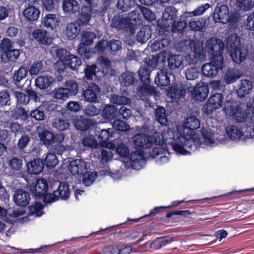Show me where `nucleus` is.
<instances>
[{"label":"nucleus","mask_w":254,"mask_h":254,"mask_svg":"<svg viewBox=\"0 0 254 254\" xmlns=\"http://www.w3.org/2000/svg\"><path fill=\"white\" fill-rule=\"evenodd\" d=\"M74 121V126L78 130L84 131L89 127L88 121L81 116L77 117Z\"/></svg>","instance_id":"48"},{"label":"nucleus","mask_w":254,"mask_h":254,"mask_svg":"<svg viewBox=\"0 0 254 254\" xmlns=\"http://www.w3.org/2000/svg\"><path fill=\"white\" fill-rule=\"evenodd\" d=\"M185 56L183 55H174L168 59V66L171 69L183 68L185 66Z\"/></svg>","instance_id":"24"},{"label":"nucleus","mask_w":254,"mask_h":254,"mask_svg":"<svg viewBox=\"0 0 254 254\" xmlns=\"http://www.w3.org/2000/svg\"><path fill=\"white\" fill-rule=\"evenodd\" d=\"M26 167L28 173L37 175L43 171L44 165L42 160L38 158L29 162L26 164Z\"/></svg>","instance_id":"26"},{"label":"nucleus","mask_w":254,"mask_h":254,"mask_svg":"<svg viewBox=\"0 0 254 254\" xmlns=\"http://www.w3.org/2000/svg\"><path fill=\"white\" fill-rule=\"evenodd\" d=\"M29 189L33 196L40 197L46 193L48 190V185L47 181L41 178L38 179L35 183H32Z\"/></svg>","instance_id":"14"},{"label":"nucleus","mask_w":254,"mask_h":254,"mask_svg":"<svg viewBox=\"0 0 254 254\" xmlns=\"http://www.w3.org/2000/svg\"><path fill=\"white\" fill-rule=\"evenodd\" d=\"M119 80L122 86H129L134 82V75L131 72L127 71L121 74Z\"/></svg>","instance_id":"42"},{"label":"nucleus","mask_w":254,"mask_h":254,"mask_svg":"<svg viewBox=\"0 0 254 254\" xmlns=\"http://www.w3.org/2000/svg\"><path fill=\"white\" fill-rule=\"evenodd\" d=\"M30 199V195L26 191L22 189L15 190L13 196V200L17 205L25 207L29 204Z\"/></svg>","instance_id":"22"},{"label":"nucleus","mask_w":254,"mask_h":254,"mask_svg":"<svg viewBox=\"0 0 254 254\" xmlns=\"http://www.w3.org/2000/svg\"><path fill=\"white\" fill-rule=\"evenodd\" d=\"M81 64V61L79 58L72 55L68 54L67 58L61 65L62 66L61 69H58V71L61 72V70L63 71L64 70L66 66L70 68L73 70H77Z\"/></svg>","instance_id":"21"},{"label":"nucleus","mask_w":254,"mask_h":254,"mask_svg":"<svg viewBox=\"0 0 254 254\" xmlns=\"http://www.w3.org/2000/svg\"><path fill=\"white\" fill-rule=\"evenodd\" d=\"M253 87V82L247 79L242 80L237 89V94L240 97H243L250 93Z\"/></svg>","instance_id":"33"},{"label":"nucleus","mask_w":254,"mask_h":254,"mask_svg":"<svg viewBox=\"0 0 254 254\" xmlns=\"http://www.w3.org/2000/svg\"><path fill=\"white\" fill-rule=\"evenodd\" d=\"M220 129L203 127L201 129V137L198 134L193 136L192 143L198 147L215 146L218 144H227L228 139L224 134H220Z\"/></svg>","instance_id":"3"},{"label":"nucleus","mask_w":254,"mask_h":254,"mask_svg":"<svg viewBox=\"0 0 254 254\" xmlns=\"http://www.w3.org/2000/svg\"><path fill=\"white\" fill-rule=\"evenodd\" d=\"M208 92L207 86L202 84H197L191 91V96L194 100L201 102L207 97Z\"/></svg>","instance_id":"17"},{"label":"nucleus","mask_w":254,"mask_h":254,"mask_svg":"<svg viewBox=\"0 0 254 254\" xmlns=\"http://www.w3.org/2000/svg\"><path fill=\"white\" fill-rule=\"evenodd\" d=\"M224 67L223 57L222 55L210 57V62L204 64L201 68L202 75L207 77H215Z\"/></svg>","instance_id":"6"},{"label":"nucleus","mask_w":254,"mask_h":254,"mask_svg":"<svg viewBox=\"0 0 254 254\" xmlns=\"http://www.w3.org/2000/svg\"><path fill=\"white\" fill-rule=\"evenodd\" d=\"M200 122L194 116L187 118L183 124L166 127L165 135L167 142L178 154L187 155L195 150L192 143L193 136L197 135L196 130L199 128Z\"/></svg>","instance_id":"1"},{"label":"nucleus","mask_w":254,"mask_h":254,"mask_svg":"<svg viewBox=\"0 0 254 254\" xmlns=\"http://www.w3.org/2000/svg\"><path fill=\"white\" fill-rule=\"evenodd\" d=\"M224 47L223 42L215 37L208 39L205 44V48L206 51L211 55L210 57L216 55H222Z\"/></svg>","instance_id":"12"},{"label":"nucleus","mask_w":254,"mask_h":254,"mask_svg":"<svg viewBox=\"0 0 254 254\" xmlns=\"http://www.w3.org/2000/svg\"><path fill=\"white\" fill-rule=\"evenodd\" d=\"M247 108L251 111V113H249L246 117V120L244 125L246 126L247 130L249 131V134H246L247 137H254V96L252 103L249 102L247 104Z\"/></svg>","instance_id":"15"},{"label":"nucleus","mask_w":254,"mask_h":254,"mask_svg":"<svg viewBox=\"0 0 254 254\" xmlns=\"http://www.w3.org/2000/svg\"><path fill=\"white\" fill-rule=\"evenodd\" d=\"M224 103V96L221 93H216L210 96L207 103L202 108V111L206 115H211L213 112L221 108Z\"/></svg>","instance_id":"9"},{"label":"nucleus","mask_w":254,"mask_h":254,"mask_svg":"<svg viewBox=\"0 0 254 254\" xmlns=\"http://www.w3.org/2000/svg\"><path fill=\"white\" fill-rule=\"evenodd\" d=\"M25 211L22 208L12 210L8 209L7 211L0 206V217L4 221H8L9 217H18L23 215Z\"/></svg>","instance_id":"28"},{"label":"nucleus","mask_w":254,"mask_h":254,"mask_svg":"<svg viewBox=\"0 0 254 254\" xmlns=\"http://www.w3.org/2000/svg\"><path fill=\"white\" fill-rule=\"evenodd\" d=\"M141 8V6L137 5L134 10L128 14L127 19L129 20V22L134 23V27L137 23H140L141 18V12H136V11L139 8Z\"/></svg>","instance_id":"49"},{"label":"nucleus","mask_w":254,"mask_h":254,"mask_svg":"<svg viewBox=\"0 0 254 254\" xmlns=\"http://www.w3.org/2000/svg\"><path fill=\"white\" fill-rule=\"evenodd\" d=\"M111 26L118 30L124 29L126 31L130 32L131 34L135 33L134 23L129 22L127 17H121L120 16H115Z\"/></svg>","instance_id":"13"},{"label":"nucleus","mask_w":254,"mask_h":254,"mask_svg":"<svg viewBox=\"0 0 254 254\" xmlns=\"http://www.w3.org/2000/svg\"><path fill=\"white\" fill-rule=\"evenodd\" d=\"M82 144L87 147L96 148L98 146L97 141L93 135L84 137L82 140Z\"/></svg>","instance_id":"61"},{"label":"nucleus","mask_w":254,"mask_h":254,"mask_svg":"<svg viewBox=\"0 0 254 254\" xmlns=\"http://www.w3.org/2000/svg\"><path fill=\"white\" fill-rule=\"evenodd\" d=\"M96 38V33L88 31H83L81 33V42L78 46H89L93 43L94 40Z\"/></svg>","instance_id":"32"},{"label":"nucleus","mask_w":254,"mask_h":254,"mask_svg":"<svg viewBox=\"0 0 254 254\" xmlns=\"http://www.w3.org/2000/svg\"><path fill=\"white\" fill-rule=\"evenodd\" d=\"M136 12H141L144 18L149 21H154L156 19L155 14L148 8L141 6V8H139Z\"/></svg>","instance_id":"56"},{"label":"nucleus","mask_w":254,"mask_h":254,"mask_svg":"<svg viewBox=\"0 0 254 254\" xmlns=\"http://www.w3.org/2000/svg\"><path fill=\"white\" fill-rule=\"evenodd\" d=\"M188 80H194L199 75V68L196 66L188 68L185 72Z\"/></svg>","instance_id":"62"},{"label":"nucleus","mask_w":254,"mask_h":254,"mask_svg":"<svg viewBox=\"0 0 254 254\" xmlns=\"http://www.w3.org/2000/svg\"><path fill=\"white\" fill-rule=\"evenodd\" d=\"M241 75L240 71L235 68H229L226 71L224 79L227 84L235 82Z\"/></svg>","instance_id":"34"},{"label":"nucleus","mask_w":254,"mask_h":254,"mask_svg":"<svg viewBox=\"0 0 254 254\" xmlns=\"http://www.w3.org/2000/svg\"><path fill=\"white\" fill-rule=\"evenodd\" d=\"M192 45V52L194 57L199 62L205 60L206 54L202 45L199 42H193Z\"/></svg>","instance_id":"38"},{"label":"nucleus","mask_w":254,"mask_h":254,"mask_svg":"<svg viewBox=\"0 0 254 254\" xmlns=\"http://www.w3.org/2000/svg\"><path fill=\"white\" fill-rule=\"evenodd\" d=\"M108 47L111 54L116 55L117 52L122 48V43L120 40H111L108 41Z\"/></svg>","instance_id":"59"},{"label":"nucleus","mask_w":254,"mask_h":254,"mask_svg":"<svg viewBox=\"0 0 254 254\" xmlns=\"http://www.w3.org/2000/svg\"><path fill=\"white\" fill-rule=\"evenodd\" d=\"M169 44L170 41L167 38H164L161 40H156L151 44V49L152 51L157 52L167 47Z\"/></svg>","instance_id":"52"},{"label":"nucleus","mask_w":254,"mask_h":254,"mask_svg":"<svg viewBox=\"0 0 254 254\" xmlns=\"http://www.w3.org/2000/svg\"><path fill=\"white\" fill-rule=\"evenodd\" d=\"M223 111L227 116L232 117L239 123L245 122L247 117V115H246L242 109L239 107L236 103L229 100L225 101Z\"/></svg>","instance_id":"8"},{"label":"nucleus","mask_w":254,"mask_h":254,"mask_svg":"<svg viewBox=\"0 0 254 254\" xmlns=\"http://www.w3.org/2000/svg\"><path fill=\"white\" fill-rule=\"evenodd\" d=\"M8 165L13 171H19L22 168L23 160L20 158L15 157L9 160Z\"/></svg>","instance_id":"54"},{"label":"nucleus","mask_w":254,"mask_h":254,"mask_svg":"<svg viewBox=\"0 0 254 254\" xmlns=\"http://www.w3.org/2000/svg\"><path fill=\"white\" fill-rule=\"evenodd\" d=\"M169 73L166 69L160 70L155 78V83L159 86H167L170 83Z\"/></svg>","instance_id":"35"},{"label":"nucleus","mask_w":254,"mask_h":254,"mask_svg":"<svg viewBox=\"0 0 254 254\" xmlns=\"http://www.w3.org/2000/svg\"><path fill=\"white\" fill-rule=\"evenodd\" d=\"M111 102L118 105H129L131 100L129 98L124 96L113 94L110 97Z\"/></svg>","instance_id":"45"},{"label":"nucleus","mask_w":254,"mask_h":254,"mask_svg":"<svg viewBox=\"0 0 254 254\" xmlns=\"http://www.w3.org/2000/svg\"><path fill=\"white\" fill-rule=\"evenodd\" d=\"M68 96V90L65 88H57L53 92V96L57 99L64 100Z\"/></svg>","instance_id":"51"},{"label":"nucleus","mask_w":254,"mask_h":254,"mask_svg":"<svg viewBox=\"0 0 254 254\" xmlns=\"http://www.w3.org/2000/svg\"><path fill=\"white\" fill-rule=\"evenodd\" d=\"M155 115L156 121L160 124L166 125L167 124L168 119L165 108L158 106L155 110Z\"/></svg>","instance_id":"43"},{"label":"nucleus","mask_w":254,"mask_h":254,"mask_svg":"<svg viewBox=\"0 0 254 254\" xmlns=\"http://www.w3.org/2000/svg\"><path fill=\"white\" fill-rule=\"evenodd\" d=\"M52 126L58 130L63 131L69 128V123L66 120L59 118L54 120Z\"/></svg>","instance_id":"50"},{"label":"nucleus","mask_w":254,"mask_h":254,"mask_svg":"<svg viewBox=\"0 0 254 254\" xmlns=\"http://www.w3.org/2000/svg\"><path fill=\"white\" fill-rule=\"evenodd\" d=\"M79 9L78 2L75 0H64L63 9L64 12L74 14Z\"/></svg>","instance_id":"36"},{"label":"nucleus","mask_w":254,"mask_h":254,"mask_svg":"<svg viewBox=\"0 0 254 254\" xmlns=\"http://www.w3.org/2000/svg\"><path fill=\"white\" fill-rule=\"evenodd\" d=\"M150 71V69L143 66H141L138 71V75L140 79L143 82V85L139 87L138 93L142 100L148 101L147 98L149 96L155 95L156 93L155 88L149 84Z\"/></svg>","instance_id":"5"},{"label":"nucleus","mask_w":254,"mask_h":254,"mask_svg":"<svg viewBox=\"0 0 254 254\" xmlns=\"http://www.w3.org/2000/svg\"><path fill=\"white\" fill-rule=\"evenodd\" d=\"M43 205L41 203L36 202L34 205L29 207V211L30 215L40 217L43 214Z\"/></svg>","instance_id":"58"},{"label":"nucleus","mask_w":254,"mask_h":254,"mask_svg":"<svg viewBox=\"0 0 254 254\" xmlns=\"http://www.w3.org/2000/svg\"><path fill=\"white\" fill-rule=\"evenodd\" d=\"M186 91L180 85L171 87L167 92V96L174 100L184 97Z\"/></svg>","instance_id":"31"},{"label":"nucleus","mask_w":254,"mask_h":254,"mask_svg":"<svg viewBox=\"0 0 254 254\" xmlns=\"http://www.w3.org/2000/svg\"><path fill=\"white\" fill-rule=\"evenodd\" d=\"M61 19L58 14H48L41 19V24L43 27L53 30L59 25Z\"/></svg>","instance_id":"18"},{"label":"nucleus","mask_w":254,"mask_h":254,"mask_svg":"<svg viewBox=\"0 0 254 254\" xmlns=\"http://www.w3.org/2000/svg\"><path fill=\"white\" fill-rule=\"evenodd\" d=\"M43 69V64L41 61L34 62L33 63L29 70L30 74L35 75L38 74Z\"/></svg>","instance_id":"63"},{"label":"nucleus","mask_w":254,"mask_h":254,"mask_svg":"<svg viewBox=\"0 0 254 254\" xmlns=\"http://www.w3.org/2000/svg\"><path fill=\"white\" fill-rule=\"evenodd\" d=\"M209 7L210 4L209 3H205L198 7L192 11L185 12L184 16L187 18L195 16H199L203 14Z\"/></svg>","instance_id":"47"},{"label":"nucleus","mask_w":254,"mask_h":254,"mask_svg":"<svg viewBox=\"0 0 254 254\" xmlns=\"http://www.w3.org/2000/svg\"><path fill=\"white\" fill-rule=\"evenodd\" d=\"M13 42L10 39L4 38L0 44V52L1 59L4 58V55L12 49Z\"/></svg>","instance_id":"46"},{"label":"nucleus","mask_w":254,"mask_h":254,"mask_svg":"<svg viewBox=\"0 0 254 254\" xmlns=\"http://www.w3.org/2000/svg\"><path fill=\"white\" fill-rule=\"evenodd\" d=\"M101 175L109 176L114 180H120L122 177V174L120 171H116L111 172L109 167L107 166L104 169L100 170Z\"/></svg>","instance_id":"57"},{"label":"nucleus","mask_w":254,"mask_h":254,"mask_svg":"<svg viewBox=\"0 0 254 254\" xmlns=\"http://www.w3.org/2000/svg\"><path fill=\"white\" fill-rule=\"evenodd\" d=\"M56 193L58 194L61 199L65 200L67 199L70 195L68 184L64 182L60 183L58 190H56Z\"/></svg>","instance_id":"40"},{"label":"nucleus","mask_w":254,"mask_h":254,"mask_svg":"<svg viewBox=\"0 0 254 254\" xmlns=\"http://www.w3.org/2000/svg\"><path fill=\"white\" fill-rule=\"evenodd\" d=\"M88 163L81 159H76L71 161L68 169L73 175H82L87 169Z\"/></svg>","instance_id":"16"},{"label":"nucleus","mask_w":254,"mask_h":254,"mask_svg":"<svg viewBox=\"0 0 254 254\" xmlns=\"http://www.w3.org/2000/svg\"><path fill=\"white\" fill-rule=\"evenodd\" d=\"M54 79L53 76L49 75H43L38 76L35 79L36 86L41 89H45L50 87Z\"/></svg>","instance_id":"29"},{"label":"nucleus","mask_w":254,"mask_h":254,"mask_svg":"<svg viewBox=\"0 0 254 254\" xmlns=\"http://www.w3.org/2000/svg\"><path fill=\"white\" fill-rule=\"evenodd\" d=\"M151 30L148 26L141 27L139 32L137 34V39L138 42L144 43L146 42L151 37Z\"/></svg>","instance_id":"39"},{"label":"nucleus","mask_w":254,"mask_h":254,"mask_svg":"<svg viewBox=\"0 0 254 254\" xmlns=\"http://www.w3.org/2000/svg\"><path fill=\"white\" fill-rule=\"evenodd\" d=\"M135 4L134 0H118V8L122 11H127Z\"/></svg>","instance_id":"55"},{"label":"nucleus","mask_w":254,"mask_h":254,"mask_svg":"<svg viewBox=\"0 0 254 254\" xmlns=\"http://www.w3.org/2000/svg\"><path fill=\"white\" fill-rule=\"evenodd\" d=\"M226 47L229 50L231 57L235 63L239 64L246 59L248 51L242 45L241 39L236 34H231L227 37Z\"/></svg>","instance_id":"4"},{"label":"nucleus","mask_w":254,"mask_h":254,"mask_svg":"<svg viewBox=\"0 0 254 254\" xmlns=\"http://www.w3.org/2000/svg\"><path fill=\"white\" fill-rule=\"evenodd\" d=\"M204 24V20L202 18H193L190 21L189 26L191 30L197 31L201 30Z\"/></svg>","instance_id":"53"},{"label":"nucleus","mask_w":254,"mask_h":254,"mask_svg":"<svg viewBox=\"0 0 254 254\" xmlns=\"http://www.w3.org/2000/svg\"><path fill=\"white\" fill-rule=\"evenodd\" d=\"M91 6H84L81 8L79 17L76 21L80 26H85L89 23L93 13L92 11L94 10Z\"/></svg>","instance_id":"25"},{"label":"nucleus","mask_w":254,"mask_h":254,"mask_svg":"<svg viewBox=\"0 0 254 254\" xmlns=\"http://www.w3.org/2000/svg\"><path fill=\"white\" fill-rule=\"evenodd\" d=\"M33 37L43 45H50L52 42V38L50 34L44 29H35L32 33Z\"/></svg>","instance_id":"23"},{"label":"nucleus","mask_w":254,"mask_h":254,"mask_svg":"<svg viewBox=\"0 0 254 254\" xmlns=\"http://www.w3.org/2000/svg\"><path fill=\"white\" fill-rule=\"evenodd\" d=\"M146 163L144 152L142 150H137L131 153L129 163L124 161L122 169L125 167L131 168L132 169L139 170L145 165Z\"/></svg>","instance_id":"10"},{"label":"nucleus","mask_w":254,"mask_h":254,"mask_svg":"<svg viewBox=\"0 0 254 254\" xmlns=\"http://www.w3.org/2000/svg\"><path fill=\"white\" fill-rule=\"evenodd\" d=\"M37 132L40 140L45 145H50L54 143V135L52 132L46 129L42 130L40 127H39L37 128Z\"/></svg>","instance_id":"27"},{"label":"nucleus","mask_w":254,"mask_h":254,"mask_svg":"<svg viewBox=\"0 0 254 254\" xmlns=\"http://www.w3.org/2000/svg\"><path fill=\"white\" fill-rule=\"evenodd\" d=\"M226 137L228 139L227 144L230 140L235 142L244 140L248 138L243 130V128L236 125H229L225 127ZM249 138H251L249 137Z\"/></svg>","instance_id":"11"},{"label":"nucleus","mask_w":254,"mask_h":254,"mask_svg":"<svg viewBox=\"0 0 254 254\" xmlns=\"http://www.w3.org/2000/svg\"><path fill=\"white\" fill-rule=\"evenodd\" d=\"M177 10L173 6L166 7L163 13L162 20L166 21L169 26L176 16Z\"/></svg>","instance_id":"37"},{"label":"nucleus","mask_w":254,"mask_h":254,"mask_svg":"<svg viewBox=\"0 0 254 254\" xmlns=\"http://www.w3.org/2000/svg\"><path fill=\"white\" fill-rule=\"evenodd\" d=\"M82 182L86 186H90L95 180L97 174L91 170H88V169L82 174Z\"/></svg>","instance_id":"41"},{"label":"nucleus","mask_w":254,"mask_h":254,"mask_svg":"<svg viewBox=\"0 0 254 254\" xmlns=\"http://www.w3.org/2000/svg\"><path fill=\"white\" fill-rule=\"evenodd\" d=\"M116 108L113 105H107L105 107L103 111V116L107 119H112L115 117Z\"/></svg>","instance_id":"60"},{"label":"nucleus","mask_w":254,"mask_h":254,"mask_svg":"<svg viewBox=\"0 0 254 254\" xmlns=\"http://www.w3.org/2000/svg\"><path fill=\"white\" fill-rule=\"evenodd\" d=\"M70 54L64 49H59L57 50L56 55L59 60L57 62V66H61L67 58L68 55Z\"/></svg>","instance_id":"64"},{"label":"nucleus","mask_w":254,"mask_h":254,"mask_svg":"<svg viewBox=\"0 0 254 254\" xmlns=\"http://www.w3.org/2000/svg\"><path fill=\"white\" fill-rule=\"evenodd\" d=\"M100 91V89L97 85L91 83L87 88L84 90L83 95L86 101L95 103L97 101V95Z\"/></svg>","instance_id":"19"},{"label":"nucleus","mask_w":254,"mask_h":254,"mask_svg":"<svg viewBox=\"0 0 254 254\" xmlns=\"http://www.w3.org/2000/svg\"><path fill=\"white\" fill-rule=\"evenodd\" d=\"M80 25L76 21L68 23L63 32V36L68 40L74 39L80 32Z\"/></svg>","instance_id":"20"},{"label":"nucleus","mask_w":254,"mask_h":254,"mask_svg":"<svg viewBox=\"0 0 254 254\" xmlns=\"http://www.w3.org/2000/svg\"><path fill=\"white\" fill-rule=\"evenodd\" d=\"M39 10L35 6H29L22 12V14L25 18L29 21L37 20L40 15Z\"/></svg>","instance_id":"30"},{"label":"nucleus","mask_w":254,"mask_h":254,"mask_svg":"<svg viewBox=\"0 0 254 254\" xmlns=\"http://www.w3.org/2000/svg\"><path fill=\"white\" fill-rule=\"evenodd\" d=\"M240 16L238 12H231L230 14L227 5H217L213 13V19L215 22L225 24L228 22L235 23L238 21Z\"/></svg>","instance_id":"7"},{"label":"nucleus","mask_w":254,"mask_h":254,"mask_svg":"<svg viewBox=\"0 0 254 254\" xmlns=\"http://www.w3.org/2000/svg\"><path fill=\"white\" fill-rule=\"evenodd\" d=\"M59 161L57 156L52 153H48L44 159L43 165H45L49 169L54 168L58 164Z\"/></svg>","instance_id":"44"},{"label":"nucleus","mask_w":254,"mask_h":254,"mask_svg":"<svg viewBox=\"0 0 254 254\" xmlns=\"http://www.w3.org/2000/svg\"><path fill=\"white\" fill-rule=\"evenodd\" d=\"M166 131V128L164 129L162 134L155 132L152 136L147 134L137 133L132 137L133 143L135 146L143 148H149L157 146L150 152V156L155 159L157 164H165L169 161L170 156L168 150L162 147L164 143L169 145L164 134Z\"/></svg>","instance_id":"2"}]
</instances>
